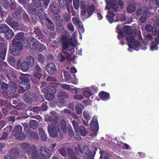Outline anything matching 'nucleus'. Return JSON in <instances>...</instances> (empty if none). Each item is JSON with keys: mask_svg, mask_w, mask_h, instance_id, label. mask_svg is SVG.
<instances>
[{"mask_svg": "<svg viewBox=\"0 0 159 159\" xmlns=\"http://www.w3.org/2000/svg\"><path fill=\"white\" fill-rule=\"evenodd\" d=\"M80 17L82 20L87 19L91 16L95 11V7L94 4L87 5L84 0L80 2Z\"/></svg>", "mask_w": 159, "mask_h": 159, "instance_id": "obj_1", "label": "nucleus"}, {"mask_svg": "<svg viewBox=\"0 0 159 159\" xmlns=\"http://www.w3.org/2000/svg\"><path fill=\"white\" fill-rule=\"evenodd\" d=\"M23 44L19 39L15 38L12 40V46L9 49L10 53L14 56H19L23 48Z\"/></svg>", "mask_w": 159, "mask_h": 159, "instance_id": "obj_2", "label": "nucleus"}, {"mask_svg": "<svg viewBox=\"0 0 159 159\" xmlns=\"http://www.w3.org/2000/svg\"><path fill=\"white\" fill-rule=\"evenodd\" d=\"M69 34L67 31H64L60 38V41L62 45V49L63 51L69 48L70 44L73 46H76L71 41H69Z\"/></svg>", "mask_w": 159, "mask_h": 159, "instance_id": "obj_3", "label": "nucleus"}, {"mask_svg": "<svg viewBox=\"0 0 159 159\" xmlns=\"http://www.w3.org/2000/svg\"><path fill=\"white\" fill-rule=\"evenodd\" d=\"M40 153L39 154L38 151L36 150L32 155V159H46V157H49L51 156V152L46 148L41 147L40 148Z\"/></svg>", "mask_w": 159, "mask_h": 159, "instance_id": "obj_4", "label": "nucleus"}, {"mask_svg": "<svg viewBox=\"0 0 159 159\" xmlns=\"http://www.w3.org/2000/svg\"><path fill=\"white\" fill-rule=\"evenodd\" d=\"M19 79L21 81L19 86V87L18 90L19 93H23L26 90L30 89V86L29 83L30 80L29 78L25 77V75H22L19 77Z\"/></svg>", "mask_w": 159, "mask_h": 159, "instance_id": "obj_5", "label": "nucleus"}, {"mask_svg": "<svg viewBox=\"0 0 159 159\" xmlns=\"http://www.w3.org/2000/svg\"><path fill=\"white\" fill-rule=\"evenodd\" d=\"M22 127L21 126H16L11 132V135L14 136L18 140H23L26 138V136L22 132Z\"/></svg>", "mask_w": 159, "mask_h": 159, "instance_id": "obj_6", "label": "nucleus"}, {"mask_svg": "<svg viewBox=\"0 0 159 159\" xmlns=\"http://www.w3.org/2000/svg\"><path fill=\"white\" fill-rule=\"evenodd\" d=\"M24 100L27 103H31L32 102L36 101L38 100V97L34 93L30 91H27L25 93Z\"/></svg>", "mask_w": 159, "mask_h": 159, "instance_id": "obj_7", "label": "nucleus"}, {"mask_svg": "<svg viewBox=\"0 0 159 159\" xmlns=\"http://www.w3.org/2000/svg\"><path fill=\"white\" fill-rule=\"evenodd\" d=\"M21 150L24 152H26L28 155L34 154L36 150L34 148V145L31 146L29 143H23L21 144Z\"/></svg>", "mask_w": 159, "mask_h": 159, "instance_id": "obj_8", "label": "nucleus"}, {"mask_svg": "<svg viewBox=\"0 0 159 159\" xmlns=\"http://www.w3.org/2000/svg\"><path fill=\"white\" fill-rule=\"evenodd\" d=\"M46 92L45 95V97L49 101L52 100L54 98V93L57 90L55 87L48 86L46 88Z\"/></svg>", "mask_w": 159, "mask_h": 159, "instance_id": "obj_9", "label": "nucleus"}, {"mask_svg": "<svg viewBox=\"0 0 159 159\" xmlns=\"http://www.w3.org/2000/svg\"><path fill=\"white\" fill-rule=\"evenodd\" d=\"M72 0H58L60 7L63 9L66 8L68 12H70V7Z\"/></svg>", "mask_w": 159, "mask_h": 159, "instance_id": "obj_10", "label": "nucleus"}, {"mask_svg": "<svg viewBox=\"0 0 159 159\" xmlns=\"http://www.w3.org/2000/svg\"><path fill=\"white\" fill-rule=\"evenodd\" d=\"M39 43V41H36V39L33 38L30 40H26L25 45L27 47H29L31 49L35 50L37 49Z\"/></svg>", "mask_w": 159, "mask_h": 159, "instance_id": "obj_11", "label": "nucleus"}, {"mask_svg": "<svg viewBox=\"0 0 159 159\" xmlns=\"http://www.w3.org/2000/svg\"><path fill=\"white\" fill-rule=\"evenodd\" d=\"M59 102L62 104L64 103L69 97L68 93L64 91H60L57 96Z\"/></svg>", "mask_w": 159, "mask_h": 159, "instance_id": "obj_12", "label": "nucleus"}, {"mask_svg": "<svg viewBox=\"0 0 159 159\" xmlns=\"http://www.w3.org/2000/svg\"><path fill=\"white\" fill-rule=\"evenodd\" d=\"M42 69L38 65L34 66L33 70L34 77L38 80H40L42 76Z\"/></svg>", "mask_w": 159, "mask_h": 159, "instance_id": "obj_13", "label": "nucleus"}, {"mask_svg": "<svg viewBox=\"0 0 159 159\" xmlns=\"http://www.w3.org/2000/svg\"><path fill=\"white\" fill-rule=\"evenodd\" d=\"M17 66L20 67V69L24 71H27L30 68V66L25 61L23 62H20V60L18 59L17 61Z\"/></svg>", "mask_w": 159, "mask_h": 159, "instance_id": "obj_14", "label": "nucleus"}, {"mask_svg": "<svg viewBox=\"0 0 159 159\" xmlns=\"http://www.w3.org/2000/svg\"><path fill=\"white\" fill-rule=\"evenodd\" d=\"M117 1L116 0H112L108 6L107 8L105 7V10H109L112 8L115 12H117L119 11V7Z\"/></svg>", "mask_w": 159, "mask_h": 159, "instance_id": "obj_15", "label": "nucleus"}, {"mask_svg": "<svg viewBox=\"0 0 159 159\" xmlns=\"http://www.w3.org/2000/svg\"><path fill=\"white\" fill-rule=\"evenodd\" d=\"M47 71L51 75L54 74L57 71V69L55 65L53 63H48L46 67Z\"/></svg>", "mask_w": 159, "mask_h": 159, "instance_id": "obj_16", "label": "nucleus"}, {"mask_svg": "<svg viewBox=\"0 0 159 159\" xmlns=\"http://www.w3.org/2000/svg\"><path fill=\"white\" fill-rule=\"evenodd\" d=\"M148 8L145 6H143L137 9L136 15L137 16L148 14Z\"/></svg>", "mask_w": 159, "mask_h": 159, "instance_id": "obj_17", "label": "nucleus"}, {"mask_svg": "<svg viewBox=\"0 0 159 159\" xmlns=\"http://www.w3.org/2000/svg\"><path fill=\"white\" fill-rule=\"evenodd\" d=\"M50 8L51 11L56 14L60 12V8L58 3L55 2H52L50 5Z\"/></svg>", "mask_w": 159, "mask_h": 159, "instance_id": "obj_18", "label": "nucleus"}, {"mask_svg": "<svg viewBox=\"0 0 159 159\" xmlns=\"http://www.w3.org/2000/svg\"><path fill=\"white\" fill-rule=\"evenodd\" d=\"M48 131L49 134L52 137L55 138L58 135L57 129L54 126L52 125H48Z\"/></svg>", "mask_w": 159, "mask_h": 159, "instance_id": "obj_19", "label": "nucleus"}, {"mask_svg": "<svg viewBox=\"0 0 159 159\" xmlns=\"http://www.w3.org/2000/svg\"><path fill=\"white\" fill-rule=\"evenodd\" d=\"M98 95L101 99L103 101H106L110 98L109 93L104 91L99 92Z\"/></svg>", "mask_w": 159, "mask_h": 159, "instance_id": "obj_20", "label": "nucleus"}, {"mask_svg": "<svg viewBox=\"0 0 159 159\" xmlns=\"http://www.w3.org/2000/svg\"><path fill=\"white\" fill-rule=\"evenodd\" d=\"M17 89L18 86L14 82H11L10 85V89L9 91L11 95V94L13 95L15 94Z\"/></svg>", "mask_w": 159, "mask_h": 159, "instance_id": "obj_21", "label": "nucleus"}, {"mask_svg": "<svg viewBox=\"0 0 159 159\" xmlns=\"http://www.w3.org/2000/svg\"><path fill=\"white\" fill-rule=\"evenodd\" d=\"M22 10V7L21 6H18L15 11L12 13L13 17L15 19H17L18 17V16L21 14Z\"/></svg>", "mask_w": 159, "mask_h": 159, "instance_id": "obj_22", "label": "nucleus"}, {"mask_svg": "<svg viewBox=\"0 0 159 159\" xmlns=\"http://www.w3.org/2000/svg\"><path fill=\"white\" fill-rule=\"evenodd\" d=\"M66 52H62L59 53L58 54V59L59 62L62 63L66 59Z\"/></svg>", "mask_w": 159, "mask_h": 159, "instance_id": "obj_23", "label": "nucleus"}, {"mask_svg": "<svg viewBox=\"0 0 159 159\" xmlns=\"http://www.w3.org/2000/svg\"><path fill=\"white\" fill-rule=\"evenodd\" d=\"M90 127L93 132H98L99 129L98 124L97 121H93L90 123Z\"/></svg>", "mask_w": 159, "mask_h": 159, "instance_id": "obj_24", "label": "nucleus"}, {"mask_svg": "<svg viewBox=\"0 0 159 159\" xmlns=\"http://www.w3.org/2000/svg\"><path fill=\"white\" fill-rule=\"evenodd\" d=\"M115 15L116 14L114 13L111 11L107 13L106 18L109 23H112L114 21V19Z\"/></svg>", "mask_w": 159, "mask_h": 159, "instance_id": "obj_25", "label": "nucleus"}, {"mask_svg": "<svg viewBox=\"0 0 159 159\" xmlns=\"http://www.w3.org/2000/svg\"><path fill=\"white\" fill-rule=\"evenodd\" d=\"M76 132L80 133L81 136L83 137L86 136L88 133L87 131L83 125H80L78 131Z\"/></svg>", "mask_w": 159, "mask_h": 159, "instance_id": "obj_26", "label": "nucleus"}, {"mask_svg": "<svg viewBox=\"0 0 159 159\" xmlns=\"http://www.w3.org/2000/svg\"><path fill=\"white\" fill-rule=\"evenodd\" d=\"M9 153L16 158L19 157L20 156L19 149L17 148H14L11 149Z\"/></svg>", "mask_w": 159, "mask_h": 159, "instance_id": "obj_27", "label": "nucleus"}, {"mask_svg": "<svg viewBox=\"0 0 159 159\" xmlns=\"http://www.w3.org/2000/svg\"><path fill=\"white\" fill-rule=\"evenodd\" d=\"M4 34L5 38L8 40L12 38L14 35L13 32L10 28Z\"/></svg>", "mask_w": 159, "mask_h": 159, "instance_id": "obj_28", "label": "nucleus"}, {"mask_svg": "<svg viewBox=\"0 0 159 159\" xmlns=\"http://www.w3.org/2000/svg\"><path fill=\"white\" fill-rule=\"evenodd\" d=\"M15 38H17L19 39L20 40L25 41V43L26 42V40L25 38V36L24 33L20 32L19 33H17L15 36Z\"/></svg>", "mask_w": 159, "mask_h": 159, "instance_id": "obj_29", "label": "nucleus"}, {"mask_svg": "<svg viewBox=\"0 0 159 159\" xmlns=\"http://www.w3.org/2000/svg\"><path fill=\"white\" fill-rule=\"evenodd\" d=\"M126 39L128 42L129 47L130 48H133V43L135 41L134 37L133 36H129L126 37Z\"/></svg>", "mask_w": 159, "mask_h": 159, "instance_id": "obj_30", "label": "nucleus"}, {"mask_svg": "<svg viewBox=\"0 0 159 159\" xmlns=\"http://www.w3.org/2000/svg\"><path fill=\"white\" fill-rule=\"evenodd\" d=\"M85 149L89 150V148L87 146H84L83 147H82L80 145H78V146L75 148V151H79L82 154H83L84 153Z\"/></svg>", "mask_w": 159, "mask_h": 159, "instance_id": "obj_31", "label": "nucleus"}, {"mask_svg": "<svg viewBox=\"0 0 159 159\" xmlns=\"http://www.w3.org/2000/svg\"><path fill=\"white\" fill-rule=\"evenodd\" d=\"M38 15L40 20H43L47 17V14H45V11L43 8H41L39 10Z\"/></svg>", "mask_w": 159, "mask_h": 159, "instance_id": "obj_32", "label": "nucleus"}, {"mask_svg": "<svg viewBox=\"0 0 159 159\" xmlns=\"http://www.w3.org/2000/svg\"><path fill=\"white\" fill-rule=\"evenodd\" d=\"M159 33V23L154 24L153 26L152 34L156 36Z\"/></svg>", "mask_w": 159, "mask_h": 159, "instance_id": "obj_33", "label": "nucleus"}, {"mask_svg": "<svg viewBox=\"0 0 159 159\" xmlns=\"http://www.w3.org/2000/svg\"><path fill=\"white\" fill-rule=\"evenodd\" d=\"M30 65V67L32 66L34 63V59L33 57L31 56H27L25 61Z\"/></svg>", "mask_w": 159, "mask_h": 159, "instance_id": "obj_34", "label": "nucleus"}, {"mask_svg": "<svg viewBox=\"0 0 159 159\" xmlns=\"http://www.w3.org/2000/svg\"><path fill=\"white\" fill-rule=\"evenodd\" d=\"M136 4L131 3L129 4L127 7V12L130 13H132L135 10Z\"/></svg>", "mask_w": 159, "mask_h": 159, "instance_id": "obj_35", "label": "nucleus"}, {"mask_svg": "<svg viewBox=\"0 0 159 159\" xmlns=\"http://www.w3.org/2000/svg\"><path fill=\"white\" fill-rule=\"evenodd\" d=\"M7 25L4 24H0V32L5 33L9 29Z\"/></svg>", "mask_w": 159, "mask_h": 159, "instance_id": "obj_36", "label": "nucleus"}, {"mask_svg": "<svg viewBox=\"0 0 159 159\" xmlns=\"http://www.w3.org/2000/svg\"><path fill=\"white\" fill-rule=\"evenodd\" d=\"M61 86L62 88L65 89L68 91L70 90V91L72 93H77V90L73 89H71L70 86L69 85L66 84H62Z\"/></svg>", "mask_w": 159, "mask_h": 159, "instance_id": "obj_37", "label": "nucleus"}, {"mask_svg": "<svg viewBox=\"0 0 159 159\" xmlns=\"http://www.w3.org/2000/svg\"><path fill=\"white\" fill-rule=\"evenodd\" d=\"M121 25H118L116 28L117 31V33L118 34L117 38L119 39H120V38L123 37H124L122 31L121 30Z\"/></svg>", "mask_w": 159, "mask_h": 159, "instance_id": "obj_38", "label": "nucleus"}, {"mask_svg": "<svg viewBox=\"0 0 159 159\" xmlns=\"http://www.w3.org/2000/svg\"><path fill=\"white\" fill-rule=\"evenodd\" d=\"M29 125L31 128L35 129L37 128L38 126V123L36 120H32L29 122Z\"/></svg>", "mask_w": 159, "mask_h": 159, "instance_id": "obj_39", "label": "nucleus"}, {"mask_svg": "<svg viewBox=\"0 0 159 159\" xmlns=\"http://www.w3.org/2000/svg\"><path fill=\"white\" fill-rule=\"evenodd\" d=\"M60 126L62 132L63 133H66L67 130L66 122L65 121H60Z\"/></svg>", "mask_w": 159, "mask_h": 159, "instance_id": "obj_40", "label": "nucleus"}, {"mask_svg": "<svg viewBox=\"0 0 159 159\" xmlns=\"http://www.w3.org/2000/svg\"><path fill=\"white\" fill-rule=\"evenodd\" d=\"M22 19L25 24H28L30 22V20L29 16L26 12L23 14Z\"/></svg>", "mask_w": 159, "mask_h": 159, "instance_id": "obj_41", "label": "nucleus"}, {"mask_svg": "<svg viewBox=\"0 0 159 159\" xmlns=\"http://www.w3.org/2000/svg\"><path fill=\"white\" fill-rule=\"evenodd\" d=\"M46 61L45 56L41 54H40L38 55V61L41 64H44V62Z\"/></svg>", "mask_w": 159, "mask_h": 159, "instance_id": "obj_42", "label": "nucleus"}, {"mask_svg": "<svg viewBox=\"0 0 159 159\" xmlns=\"http://www.w3.org/2000/svg\"><path fill=\"white\" fill-rule=\"evenodd\" d=\"M33 2L34 5L37 8L43 7V4L40 0H33Z\"/></svg>", "mask_w": 159, "mask_h": 159, "instance_id": "obj_43", "label": "nucleus"}, {"mask_svg": "<svg viewBox=\"0 0 159 159\" xmlns=\"http://www.w3.org/2000/svg\"><path fill=\"white\" fill-rule=\"evenodd\" d=\"M131 27L130 26H125L124 27V30L125 34L129 35L131 34Z\"/></svg>", "mask_w": 159, "mask_h": 159, "instance_id": "obj_44", "label": "nucleus"}, {"mask_svg": "<svg viewBox=\"0 0 159 159\" xmlns=\"http://www.w3.org/2000/svg\"><path fill=\"white\" fill-rule=\"evenodd\" d=\"M79 121L73 120L72 122V125L75 130V132H77L79 129L80 127L79 125L78 122Z\"/></svg>", "mask_w": 159, "mask_h": 159, "instance_id": "obj_45", "label": "nucleus"}, {"mask_svg": "<svg viewBox=\"0 0 159 159\" xmlns=\"http://www.w3.org/2000/svg\"><path fill=\"white\" fill-rule=\"evenodd\" d=\"M7 52V49H4L2 50H0V57L2 60L5 59Z\"/></svg>", "mask_w": 159, "mask_h": 159, "instance_id": "obj_46", "label": "nucleus"}, {"mask_svg": "<svg viewBox=\"0 0 159 159\" xmlns=\"http://www.w3.org/2000/svg\"><path fill=\"white\" fill-rule=\"evenodd\" d=\"M46 49V46L39 42L36 49L38 50L39 52H41L45 50Z\"/></svg>", "mask_w": 159, "mask_h": 159, "instance_id": "obj_47", "label": "nucleus"}, {"mask_svg": "<svg viewBox=\"0 0 159 159\" xmlns=\"http://www.w3.org/2000/svg\"><path fill=\"white\" fill-rule=\"evenodd\" d=\"M72 21L75 25H76L78 26L80 24H82V22L80 20V19L79 18L73 17L72 18Z\"/></svg>", "mask_w": 159, "mask_h": 159, "instance_id": "obj_48", "label": "nucleus"}, {"mask_svg": "<svg viewBox=\"0 0 159 159\" xmlns=\"http://www.w3.org/2000/svg\"><path fill=\"white\" fill-rule=\"evenodd\" d=\"M2 6L5 9H8L10 6V2L7 0H6L2 2Z\"/></svg>", "mask_w": 159, "mask_h": 159, "instance_id": "obj_49", "label": "nucleus"}, {"mask_svg": "<svg viewBox=\"0 0 159 159\" xmlns=\"http://www.w3.org/2000/svg\"><path fill=\"white\" fill-rule=\"evenodd\" d=\"M65 79L66 81H69L71 76L68 72L65 71L63 72Z\"/></svg>", "mask_w": 159, "mask_h": 159, "instance_id": "obj_50", "label": "nucleus"}, {"mask_svg": "<svg viewBox=\"0 0 159 159\" xmlns=\"http://www.w3.org/2000/svg\"><path fill=\"white\" fill-rule=\"evenodd\" d=\"M1 85V89L3 91L7 90L9 87L8 85L4 82H2Z\"/></svg>", "mask_w": 159, "mask_h": 159, "instance_id": "obj_51", "label": "nucleus"}, {"mask_svg": "<svg viewBox=\"0 0 159 159\" xmlns=\"http://www.w3.org/2000/svg\"><path fill=\"white\" fill-rule=\"evenodd\" d=\"M7 61L8 63L11 65H13L15 62V59L11 56L8 57Z\"/></svg>", "mask_w": 159, "mask_h": 159, "instance_id": "obj_52", "label": "nucleus"}, {"mask_svg": "<svg viewBox=\"0 0 159 159\" xmlns=\"http://www.w3.org/2000/svg\"><path fill=\"white\" fill-rule=\"evenodd\" d=\"M91 91L89 89L87 90H84L83 91L82 94L86 98H88L90 96V94L91 93Z\"/></svg>", "mask_w": 159, "mask_h": 159, "instance_id": "obj_53", "label": "nucleus"}, {"mask_svg": "<svg viewBox=\"0 0 159 159\" xmlns=\"http://www.w3.org/2000/svg\"><path fill=\"white\" fill-rule=\"evenodd\" d=\"M29 133L30 134V136L35 139H37L39 138L38 134L33 131H30Z\"/></svg>", "mask_w": 159, "mask_h": 159, "instance_id": "obj_54", "label": "nucleus"}, {"mask_svg": "<svg viewBox=\"0 0 159 159\" xmlns=\"http://www.w3.org/2000/svg\"><path fill=\"white\" fill-rule=\"evenodd\" d=\"M140 16L139 20L142 23H144L147 19L148 14Z\"/></svg>", "mask_w": 159, "mask_h": 159, "instance_id": "obj_55", "label": "nucleus"}, {"mask_svg": "<svg viewBox=\"0 0 159 159\" xmlns=\"http://www.w3.org/2000/svg\"><path fill=\"white\" fill-rule=\"evenodd\" d=\"M12 76L14 78H17L18 77V72L16 70H11L10 72Z\"/></svg>", "mask_w": 159, "mask_h": 159, "instance_id": "obj_56", "label": "nucleus"}, {"mask_svg": "<svg viewBox=\"0 0 159 159\" xmlns=\"http://www.w3.org/2000/svg\"><path fill=\"white\" fill-rule=\"evenodd\" d=\"M71 18V16L69 14L66 13L64 14V20L66 22H68L69 21Z\"/></svg>", "mask_w": 159, "mask_h": 159, "instance_id": "obj_57", "label": "nucleus"}, {"mask_svg": "<svg viewBox=\"0 0 159 159\" xmlns=\"http://www.w3.org/2000/svg\"><path fill=\"white\" fill-rule=\"evenodd\" d=\"M9 25L14 29L18 27L19 26V24L18 22L16 21H13L12 22L10 25Z\"/></svg>", "mask_w": 159, "mask_h": 159, "instance_id": "obj_58", "label": "nucleus"}, {"mask_svg": "<svg viewBox=\"0 0 159 159\" xmlns=\"http://www.w3.org/2000/svg\"><path fill=\"white\" fill-rule=\"evenodd\" d=\"M75 111L78 115L81 114L82 110L81 108L78 106L76 105L75 106Z\"/></svg>", "mask_w": 159, "mask_h": 159, "instance_id": "obj_59", "label": "nucleus"}, {"mask_svg": "<svg viewBox=\"0 0 159 159\" xmlns=\"http://www.w3.org/2000/svg\"><path fill=\"white\" fill-rule=\"evenodd\" d=\"M28 10L30 14L33 15L35 14L37 12L36 8L32 7H29Z\"/></svg>", "mask_w": 159, "mask_h": 159, "instance_id": "obj_60", "label": "nucleus"}, {"mask_svg": "<svg viewBox=\"0 0 159 159\" xmlns=\"http://www.w3.org/2000/svg\"><path fill=\"white\" fill-rule=\"evenodd\" d=\"M83 116L84 118L87 121L90 119V117L88 112L84 111L83 113Z\"/></svg>", "mask_w": 159, "mask_h": 159, "instance_id": "obj_61", "label": "nucleus"}, {"mask_svg": "<svg viewBox=\"0 0 159 159\" xmlns=\"http://www.w3.org/2000/svg\"><path fill=\"white\" fill-rule=\"evenodd\" d=\"M9 134L8 132L5 131L3 132L1 137L0 138V140L2 139L5 140L7 139Z\"/></svg>", "mask_w": 159, "mask_h": 159, "instance_id": "obj_62", "label": "nucleus"}, {"mask_svg": "<svg viewBox=\"0 0 159 159\" xmlns=\"http://www.w3.org/2000/svg\"><path fill=\"white\" fill-rule=\"evenodd\" d=\"M13 21V19L12 16H11L8 15L6 19V23L9 25Z\"/></svg>", "mask_w": 159, "mask_h": 159, "instance_id": "obj_63", "label": "nucleus"}, {"mask_svg": "<svg viewBox=\"0 0 159 159\" xmlns=\"http://www.w3.org/2000/svg\"><path fill=\"white\" fill-rule=\"evenodd\" d=\"M59 152L63 156L65 157L66 155V151L63 148H60L59 150Z\"/></svg>", "mask_w": 159, "mask_h": 159, "instance_id": "obj_64", "label": "nucleus"}]
</instances>
